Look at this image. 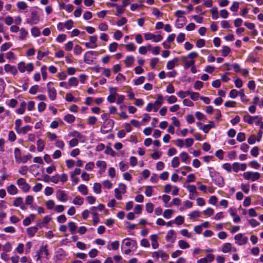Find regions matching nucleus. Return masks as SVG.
Listing matches in <instances>:
<instances>
[{
  "instance_id": "f257e3e1",
  "label": "nucleus",
  "mask_w": 263,
  "mask_h": 263,
  "mask_svg": "<svg viewBox=\"0 0 263 263\" xmlns=\"http://www.w3.org/2000/svg\"><path fill=\"white\" fill-rule=\"evenodd\" d=\"M186 12L182 10H178L175 12V15L178 18L176 21L175 26L177 28H181L186 24L187 21L185 17L183 16Z\"/></svg>"
},
{
  "instance_id": "f03ea898",
  "label": "nucleus",
  "mask_w": 263,
  "mask_h": 263,
  "mask_svg": "<svg viewBox=\"0 0 263 263\" xmlns=\"http://www.w3.org/2000/svg\"><path fill=\"white\" fill-rule=\"evenodd\" d=\"M210 176L216 185L219 187H222L224 186V179L219 173L216 171H210Z\"/></svg>"
},
{
  "instance_id": "7ed1b4c3",
  "label": "nucleus",
  "mask_w": 263,
  "mask_h": 263,
  "mask_svg": "<svg viewBox=\"0 0 263 263\" xmlns=\"http://www.w3.org/2000/svg\"><path fill=\"white\" fill-rule=\"evenodd\" d=\"M242 176L245 180L254 182L260 178L261 174L257 172L247 171L243 173Z\"/></svg>"
},
{
  "instance_id": "20e7f679",
  "label": "nucleus",
  "mask_w": 263,
  "mask_h": 263,
  "mask_svg": "<svg viewBox=\"0 0 263 263\" xmlns=\"http://www.w3.org/2000/svg\"><path fill=\"white\" fill-rule=\"evenodd\" d=\"M16 184L19 189L25 193H28L31 189L30 185L23 178H19L16 180Z\"/></svg>"
},
{
  "instance_id": "39448f33",
  "label": "nucleus",
  "mask_w": 263,
  "mask_h": 263,
  "mask_svg": "<svg viewBox=\"0 0 263 263\" xmlns=\"http://www.w3.org/2000/svg\"><path fill=\"white\" fill-rule=\"evenodd\" d=\"M126 193V186L125 184L120 183L118 187L115 189V196L119 200L122 199V195Z\"/></svg>"
},
{
  "instance_id": "423d86ee",
  "label": "nucleus",
  "mask_w": 263,
  "mask_h": 263,
  "mask_svg": "<svg viewBox=\"0 0 263 263\" xmlns=\"http://www.w3.org/2000/svg\"><path fill=\"white\" fill-rule=\"evenodd\" d=\"M152 256L156 261H158L159 257L161 258L162 261H165L168 258V255L162 250H159L153 252Z\"/></svg>"
},
{
  "instance_id": "0eeeda50",
  "label": "nucleus",
  "mask_w": 263,
  "mask_h": 263,
  "mask_svg": "<svg viewBox=\"0 0 263 263\" xmlns=\"http://www.w3.org/2000/svg\"><path fill=\"white\" fill-rule=\"evenodd\" d=\"M18 69L21 73H24L26 71L28 72L32 71L34 69V66L32 63H29L26 65L24 62H21L17 65Z\"/></svg>"
},
{
  "instance_id": "6e6552de",
  "label": "nucleus",
  "mask_w": 263,
  "mask_h": 263,
  "mask_svg": "<svg viewBox=\"0 0 263 263\" xmlns=\"http://www.w3.org/2000/svg\"><path fill=\"white\" fill-rule=\"evenodd\" d=\"M235 243L238 246H243L248 242V238L242 233H238L234 236Z\"/></svg>"
},
{
  "instance_id": "1a4fd4ad",
  "label": "nucleus",
  "mask_w": 263,
  "mask_h": 263,
  "mask_svg": "<svg viewBox=\"0 0 263 263\" xmlns=\"http://www.w3.org/2000/svg\"><path fill=\"white\" fill-rule=\"evenodd\" d=\"M144 36L146 41L152 40L155 43H158L161 41L163 39V36L160 34L155 35L152 33H145L144 34Z\"/></svg>"
},
{
  "instance_id": "9d476101",
  "label": "nucleus",
  "mask_w": 263,
  "mask_h": 263,
  "mask_svg": "<svg viewBox=\"0 0 263 263\" xmlns=\"http://www.w3.org/2000/svg\"><path fill=\"white\" fill-rule=\"evenodd\" d=\"M99 53L95 51H88L84 55V61L87 64H91L93 62V56L98 55Z\"/></svg>"
},
{
  "instance_id": "9b49d317",
  "label": "nucleus",
  "mask_w": 263,
  "mask_h": 263,
  "mask_svg": "<svg viewBox=\"0 0 263 263\" xmlns=\"http://www.w3.org/2000/svg\"><path fill=\"white\" fill-rule=\"evenodd\" d=\"M178 96L180 98H184L190 96L191 99H198L199 97V94L197 92H191L190 91H180L178 93Z\"/></svg>"
},
{
  "instance_id": "f8f14e48",
  "label": "nucleus",
  "mask_w": 263,
  "mask_h": 263,
  "mask_svg": "<svg viewBox=\"0 0 263 263\" xmlns=\"http://www.w3.org/2000/svg\"><path fill=\"white\" fill-rule=\"evenodd\" d=\"M56 197L62 202H66L69 198V195L63 190H58L56 193Z\"/></svg>"
},
{
  "instance_id": "ddd939ff",
  "label": "nucleus",
  "mask_w": 263,
  "mask_h": 263,
  "mask_svg": "<svg viewBox=\"0 0 263 263\" xmlns=\"http://www.w3.org/2000/svg\"><path fill=\"white\" fill-rule=\"evenodd\" d=\"M221 251L223 253H231L232 252H236L237 249L234 247H232L231 243L227 242L222 246Z\"/></svg>"
},
{
  "instance_id": "4468645a",
  "label": "nucleus",
  "mask_w": 263,
  "mask_h": 263,
  "mask_svg": "<svg viewBox=\"0 0 263 263\" xmlns=\"http://www.w3.org/2000/svg\"><path fill=\"white\" fill-rule=\"evenodd\" d=\"M165 239L168 242L174 243L176 239V233L174 230H169L165 236Z\"/></svg>"
},
{
  "instance_id": "2eb2a0df",
  "label": "nucleus",
  "mask_w": 263,
  "mask_h": 263,
  "mask_svg": "<svg viewBox=\"0 0 263 263\" xmlns=\"http://www.w3.org/2000/svg\"><path fill=\"white\" fill-rule=\"evenodd\" d=\"M66 256L65 251L62 249H59L55 252L54 257L57 260L62 261L65 258Z\"/></svg>"
},
{
  "instance_id": "dca6fc26",
  "label": "nucleus",
  "mask_w": 263,
  "mask_h": 263,
  "mask_svg": "<svg viewBox=\"0 0 263 263\" xmlns=\"http://www.w3.org/2000/svg\"><path fill=\"white\" fill-rule=\"evenodd\" d=\"M6 189L8 193L11 196L15 195L18 193L17 187L13 184L8 185Z\"/></svg>"
},
{
  "instance_id": "f3484780",
  "label": "nucleus",
  "mask_w": 263,
  "mask_h": 263,
  "mask_svg": "<svg viewBox=\"0 0 263 263\" xmlns=\"http://www.w3.org/2000/svg\"><path fill=\"white\" fill-rule=\"evenodd\" d=\"M69 136H71L73 137V139H76L80 141H81L82 142H84V136L82 135L80 132L74 130L70 133H69Z\"/></svg>"
},
{
  "instance_id": "a211bd4d",
  "label": "nucleus",
  "mask_w": 263,
  "mask_h": 263,
  "mask_svg": "<svg viewBox=\"0 0 263 263\" xmlns=\"http://www.w3.org/2000/svg\"><path fill=\"white\" fill-rule=\"evenodd\" d=\"M31 17L30 20L27 21V23L30 25H35L39 21V16L36 12H32L31 14Z\"/></svg>"
},
{
  "instance_id": "6ab92c4d",
  "label": "nucleus",
  "mask_w": 263,
  "mask_h": 263,
  "mask_svg": "<svg viewBox=\"0 0 263 263\" xmlns=\"http://www.w3.org/2000/svg\"><path fill=\"white\" fill-rule=\"evenodd\" d=\"M159 236L157 234H152L150 236V239L152 242V246L154 249H156L159 247V243L158 240Z\"/></svg>"
},
{
  "instance_id": "aec40b11",
  "label": "nucleus",
  "mask_w": 263,
  "mask_h": 263,
  "mask_svg": "<svg viewBox=\"0 0 263 263\" xmlns=\"http://www.w3.org/2000/svg\"><path fill=\"white\" fill-rule=\"evenodd\" d=\"M52 85V82H48L47 84L48 87V92L49 93V96L50 99H54L56 97V90L55 88L51 86Z\"/></svg>"
},
{
  "instance_id": "412c9836",
  "label": "nucleus",
  "mask_w": 263,
  "mask_h": 263,
  "mask_svg": "<svg viewBox=\"0 0 263 263\" xmlns=\"http://www.w3.org/2000/svg\"><path fill=\"white\" fill-rule=\"evenodd\" d=\"M28 35V32L25 28H21L19 30L18 39L20 41H25Z\"/></svg>"
},
{
  "instance_id": "4be33fe9",
  "label": "nucleus",
  "mask_w": 263,
  "mask_h": 263,
  "mask_svg": "<svg viewBox=\"0 0 263 263\" xmlns=\"http://www.w3.org/2000/svg\"><path fill=\"white\" fill-rule=\"evenodd\" d=\"M179 157L181 161L185 164H189L190 162L191 158L189 155L185 152H182L180 153Z\"/></svg>"
},
{
  "instance_id": "5701e85b",
  "label": "nucleus",
  "mask_w": 263,
  "mask_h": 263,
  "mask_svg": "<svg viewBox=\"0 0 263 263\" xmlns=\"http://www.w3.org/2000/svg\"><path fill=\"white\" fill-rule=\"evenodd\" d=\"M216 127L215 124L213 121H210L208 124L204 125L202 127L200 128L203 132L207 133L210 129Z\"/></svg>"
},
{
  "instance_id": "b1692460",
  "label": "nucleus",
  "mask_w": 263,
  "mask_h": 263,
  "mask_svg": "<svg viewBox=\"0 0 263 263\" xmlns=\"http://www.w3.org/2000/svg\"><path fill=\"white\" fill-rule=\"evenodd\" d=\"M178 62V59L175 58L173 60L168 61L166 64V68L168 70L173 69L176 65Z\"/></svg>"
},
{
  "instance_id": "393cba45",
  "label": "nucleus",
  "mask_w": 263,
  "mask_h": 263,
  "mask_svg": "<svg viewBox=\"0 0 263 263\" xmlns=\"http://www.w3.org/2000/svg\"><path fill=\"white\" fill-rule=\"evenodd\" d=\"M4 69L6 72H10L13 75H16L17 73V70L14 66H12L9 64H6L4 66Z\"/></svg>"
},
{
  "instance_id": "a878e982",
  "label": "nucleus",
  "mask_w": 263,
  "mask_h": 263,
  "mask_svg": "<svg viewBox=\"0 0 263 263\" xmlns=\"http://www.w3.org/2000/svg\"><path fill=\"white\" fill-rule=\"evenodd\" d=\"M31 129L32 126L29 125H26L23 127H22L17 132V133L18 135H25L26 134L29 132L31 131Z\"/></svg>"
},
{
  "instance_id": "bb28decb",
  "label": "nucleus",
  "mask_w": 263,
  "mask_h": 263,
  "mask_svg": "<svg viewBox=\"0 0 263 263\" xmlns=\"http://www.w3.org/2000/svg\"><path fill=\"white\" fill-rule=\"evenodd\" d=\"M135 62V58L132 55H128L124 60V63L126 67H131Z\"/></svg>"
},
{
  "instance_id": "cd10ccee",
  "label": "nucleus",
  "mask_w": 263,
  "mask_h": 263,
  "mask_svg": "<svg viewBox=\"0 0 263 263\" xmlns=\"http://www.w3.org/2000/svg\"><path fill=\"white\" fill-rule=\"evenodd\" d=\"M96 165L97 167L100 168V171L101 172H104L106 168V163L104 161L99 160L96 162Z\"/></svg>"
},
{
  "instance_id": "c85d7f7f",
  "label": "nucleus",
  "mask_w": 263,
  "mask_h": 263,
  "mask_svg": "<svg viewBox=\"0 0 263 263\" xmlns=\"http://www.w3.org/2000/svg\"><path fill=\"white\" fill-rule=\"evenodd\" d=\"M68 85H69V88L71 87H76L78 85L79 80L76 77H71L68 79Z\"/></svg>"
},
{
  "instance_id": "c756f323",
  "label": "nucleus",
  "mask_w": 263,
  "mask_h": 263,
  "mask_svg": "<svg viewBox=\"0 0 263 263\" xmlns=\"http://www.w3.org/2000/svg\"><path fill=\"white\" fill-rule=\"evenodd\" d=\"M134 243V242L129 238L124 239L122 242V249H124L126 248H130Z\"/></svg>"
},
{
  "instance_id": "7c9ffc66",
  "label": "nucleus",
  "mask_w": 263,
  "mask_h": 263,
  "mask_svg": "<svg viewBox=\"0 0 263 263\" xmlns=\"http://www.w3.org/2000/svg\"><path fill=\"white\" fill-rule=\"evenodd\" d=\"M119 247V241H115L108 243L107 246V248L109 250H117L118 249Z\"/></svg>"
},
{
  "instance_id": "2f4dec72",
  "label": "nucleus",
  "mask_w": 263,
  "mask_h": 263,
  "mask_svg": "<svg viewBox=\"0 0 263 263\" xmlns=\"http://www.w3.org/2000/svg\"><path fill=\"white\" fill-rule=\"evenodd\" d=\"M38 228L37 227H31L27 229V234L30 237H32L34 236L35 233L37 232Z\"/></svg>"
},
{
  "instance_id": "473e14b6",
  "label": "nucleus",
  "mask_w": 263,
  "mask_h": 263,
  "mask_svg": "<svg viewBox=\"0 0 263 263\" xmlns=\"http://www.w3.org/2000/svg\"><path fill=\"white\" fill-rule=\"evenodd\" d=\"M36 145H37V151L39 152H42L45 148V143L43 140H42L41 139H39L37 140Z\"/></svg>"
},
{
  "instance_id": "72a5a7b5",
  "label": "nucleus",
  "mask_w": 263,
  "mask_h": 263,
  "mask_svg": "<svg viewBox=\"0 0 263 263\" xmlns=\"http://www.w3.org/2000/svg\"><path fill=\"white\" fill-rule=\"evenodd\" d=\"M35 215L33 214H30L28 217H26L24 219L23 223L25 226H29L32 221H33L35 219Z\"/></svg>"
},
{
  "instance_id": "f704fd0d",
  "label": "nucleus",
  "mask_w": 263,
  "mask_h": 263,
  "mask_svg": "<svg viewBox=\"0 0 263 263\" xmlns=\"http://www.w3.org/2000/svg\"><path fill=\"white\" fill-rule=\"evenodd\" d=\"M72 202L76 205H82L84 203V198L80 196H77L73 198Z\"/></svg>"
},
{
  "instance_id": "c9c22d12",
  "label": "nucleus",
  "mask_w": 263,
  "mask_h": 263,
  "mask_svg": "<svg viewBox=\"0 0 263 263\" xmlns=\"http://www.w3.org/2000/svg\"><path fill=\"white\" fill-rule=\"evenodd\" d=\"M2 248L4 252H9L12 249V243L10 242H7L3 247H2Z\"/></svg>"
},
{
  "instance_id": "e433bc0d",
  "label": "nucleus",
  "mask_w": 263,
  "mask_h": 263,
  "mask_svg": "<svg viewBox=\"0 0 263 263\" xmlns=\"http://www.w3.org/2000/svg\"><path fill=\"white\" fill-rule=\"evenodd\" d=\"M78 191L83 195L88 194V189L86 185L81 184L78 187Z\"/></svg>"
},
{
  "instance_id": "4c0bfd02",
  "label": "nucleus",
  "mask_w": 263,
  "mask_h": 263,
  "mask_svg": "<svg viewBox=\"0 0 263 263\" xmlns=\"http://www.w3.org/2000/svg\"><path fill=\"white\" fill-rule=\"evenodd\" d=\"M178 246L181 249H185L190 247V244L184 240H180L178 241Z\"/></svg>"
},
{
  "instance_id": "58836bf2",
  "label": "nucleus",
  "mask_w": 263,
  "mask_h": 263,
  "mask_svg": "<svg viewBox=\"0 0 263 263\" xmlns=\"http://www.w3.org/2000/svg\"><path fill=\"white\" fill-rule=\"evenodd\" d=\"M24 251V245L23 243H18L16 248L14 250V252L19 254H22Z\"/></svg>"
},
{
  "instance_id": "ea45409f",
  "label": "nucleus",
  "mask_w": 263,
  "mask_h": 263,
  "mask_svg": "<svg viewBox=\"0 0 263 263\" xmlns=\"http://www.w3.org/2000/svg\"><path fill=\"white\" fill-rule=\"evenodd\" d=\"M174 211L172 209H166L164 211L163 216L165 219H170L172 217Z\"/></svg>"
},
{
  "instance_id": "a19ab883",
  "label": "nucleus",
  "mask_w": 263,
  "mask_h": 263,
  "mask_svg": "<svg viewBox=\"0 0 263 263\" xmlns=\"http://www.w3.org/2000/svg\"><path fill=\"white\" fill-rule=\"evenodd\" d=\"M161 198V196L159 197V198ZM162 199L163 201V202L165 203V207H171L172 206V204H170L169 205H167V204L169 202V201L171 199V197L169 195H163L161 196Z\"/></svg>"
},
{
  "instance_id": "79ce46f5",
  "label": "nucleus",
  "mask_w": 263,
  "mask_h": 263,
  "mask_svg": "<svg viewBox=\"0 0 263 263\" xmlns=\"http://www.w3.org/2000/svg\"><path fill=\"white\" fill-rule=\"evenodd\" d=\"M64 119L68 123H72L75 121V117L71 114H67L64 116Z\"/></svg>"
},
{
  "instance_id": "37998d69",
  "label": "nucleus",
  "mask_w": 263,
  "mask_h": 263,
  "mask_svg": "<svg viewBox=\"0 0 263 263\" xmlns=\"http://www.w3.org/2000/svg\"><path fill=\"white\" fill-rule=\"evenodd\" d=\"M14 153L15 161L17 163H18L19 162V161L21 160L22 157L21 151L18 148L16 147L14 149Z\"/></svg>"
},
{
  "instance_id": "c03bdc74",
  "label": "nucleus",
  "mask_w": 263,
  "mask_h": 263,
  "mask_svg": "<svg viewBox=\"0 0 263 263\" xmlns=\"http://www.w3.org/2000/svg\"><path fill=\"white\" fill-rule=\"evenodd\" d=\"M125 47L128 51H135L137 48L135 44L132 42L125 45Z\"/></svg>"
},
{
  "instance_id": "a18cd8bd",
  "label": "nucleus",
  "mask_w": 263,
  "mask_h": 263,
  "mask_svg": "<svg viewBox=\"0 0 263 263\" xmlns=\"http://www.w3.org/2000/svg\"><path fill=\"white\" fill-rule=\"evenodd\" d=\"M31 35L33 37H38L41 35L40 29L36 27H33L31 29Z\"/></svg>"
},
{
  "instance_id": "49530a36",
  "label": "nucleus",
  "mask_w": 263,
  "mask_h": 263,
  "mask_svg": "<svg viewBox=\"0 0 263 263\" xmlns=\"http://www.w3.org/2000/svg\"><path fill=\"white\" fill-rule=\"evenodd\" d=\"M180 165V160L178 157H174L171 161V166L173 168H176Z\"/></svg>"
},
{
  "instance_id": "de8ad7c7",
  "label": "nucleus",
  "mask_w": 263,
  "mask_h": 263,
  "mask_svg": "<svg viewBox=\"0 0 263 263\" xmlns=\"http://www.w3.org/2000/svg\"><path fill=\"white\" fill-rule=\"evenodd\" d=\"M16 6L20 10H24L28 7L27 3L24 1L17 2L16 3Z\"/></svg>"
},
{
  "instance_id": "09e8293b",
  "label": "nucleus",
  "mask_w": 263,
  "mask_h": 263,
  "mask_svg": "<svg viewBox=\"0 0 263 263\" xmlns=\"http://www.w3.org/2000/svg\"><path fill=\"white\" fill-rule=\"evenodd\" d=\"M23 203V199L21 197L16 198L13 201V205L15 207H19Z\"/></svg>"
},
{
  "instance_id": "8fccbe9b",
  "label": "nucleus",
  "mask_w": 263,
  "mask_h": 263,
  "mask_svg": "<svg viewBox=\"0 0 263 263\" xmlns=\"http://www.w3.org/2000/svg\"><path fill=\"white\" fill-rule=\"evenodd\" d=\"M93 192L97 194L101 193V185L99 183H95L93 186Z\"/></svg>"
},
{
  "instance_id": "3c124183",
  "label": "nucleus",
  "mask_w": 263,
  "mask_h": 263,
  "mask_svg": "<svg viewBox=\"0 0 263 263\" xmlns=\"http://www.w3.org/2000/svg\"><path fill=\"white\" fill-rule=\"evenodd\" d=\"M186 187L190 194H198L197 188L195 185H188Z\"/></svg>"
},
{
  "instance_id": "603ef678",
  "label": "nucleus",
  "mask_w": 263,
  "mask_h": 263,
  "mask_svg": "<svg viewBox=\"0 0 263 263\" xmlns=\"http://www.w3.org/2000/svg\"><path fill=\"white\" fill-rule=\"evenodd\" d=\"M231 49L229 47L227 46H223L222 47V55L226 57L229 55V54L231 52Z\"/></svg>"
},
{
  "instance_id": "864d4df0",
  "label": "nucleus",
  "mask_w": 263,
  "mask_h": 263,
  "mask_svg": "<svg viewBox=\"0 0 263 263\" xmlns=\"http://www.w3.org/2000/svg\"><path fill=\"white\" fill-rule=\"evenodd\" d=\"M194 142V140L192 138H186L184 140V146L188 148L192 146Z\"/></svg>"
},
{
  "instance_id": "5fc2aeb1",
  "label": "nucleus",
  "mask_w": 263,
  "mask_h": 263,
  "mask_svg": "<svg viewBox=\"0 0 263 263\" xmlns=\"http://www.w3.org/2000/svg\"><path fill=\"white\" fill-rule=\"evenodd\" d=\"M189 216L191 219H194L196 218L199 217L200 216V213L199 211L195 210L189 214Z\"/></svg>"
},
{
  "instance_id": "6e6d98bb",
  "label": "nucleus",
  "mask_w": 263,
  "mask_h": 263,
  "mask_svg": "<svg viewBox=\"0 0 263 263\" xmlns=\"http://www.w3.org/2000/svg\"><path fill=\"white\" fill-rule=\"evenodd\" d=\"M47 67L46 65H43L41 68V71L42 76V78L44 80H46L47 78Z\"/></svg>"
},
{
  "instance_id": "4d7b16f0",
  "label": "nucleus",
  "mask_w": 263,
  "mask_h": 263,
  "mask_svg": "<svg viewBox=\"0 0 263 263\" xmlns=\"http://www.w3.org/2000/svg\"><path fill=\"white\" fill-rule=\"evenodd\" d=\"M118 47V44L117 43H116V42L111 43L109 44V45L108 46L109 51L110 52H115L117 50Z\"/></svg>"
},
{
  "instance_id": "13d9d810",
  "label": "nucleus",
  "mask_w": 263,
  "mask_h": 263,
  "mask_svg": "<svg viewBox=\"0 0 263 263\" xmlns=\"http://www.w3.org/2000/svg\"><path fill=\"white\" fill-rule=\"evenodd\" d=\"M161 156L162 152L158 150H155L154 153L151 154V157L155 160L159 159Z\"/></svg>"
},
{
  "instance_id": "bf43d9fd",
  "label": "nucleus",
  "mask_w": 263,
  "mask_h": 263,
  "mask_svg": "<svg viewBox=\"0 0 263 263\" xmlns=\"http://www.w3.org/2000/svg\"><path fill=\"white\" fill-rule=\"evenodd\" d=\"M162 104V102L160 100H157L154 103H153V111L154 112L157 111Z\"/></svg>"
},
{
  "instance_id": "052dcab7",
  "label": "nucleus",
  "mask_w": 263,
  "mask_h": 263,
  "mask_svg": "<svg viewBox=\"0 0 263 263\" xmlns=\"http://www.w3.org/2000/svg\"><path fill=\"white\" fill-rule=\"evenodd\" d=\"M214 211L211 208H208L203 211V213L204 216L210 217L214 214Z\"/></svg>"
},
{
  "instance_id": "680f3d73",
  "label": "nucleus",
  "mask_w": 263,
  "mask_h": 263,
  "mask_svg": "<svg viewBox=\"0 0 263 263\" xmlns=\"http://www.w3.org/2000/svg\"><path fill=\"white\" fill-rule=\"evenodd\" d=\"M110 95L108 97L107 99H116L117 98V89L116 88H111L110 89Z\"/></svg>"
},
{
  "instance_id": "e2e57ef3",
  "label": "nucleus",
  "mask_w": 263,
  "mask_h": 263,
  "mask_svg": "<svg viewBox=\"0 0 263 263\" xmlns=\"http://www.w3.org/2000/svg\"><path fill=\"white\" fill-rule=\"evenodd\" d=\"M241 190L246 194H248L250 191V186L248 184L241 183L240 185Z\"/></svg>"
},
{
  "instance_id": "0e129e2a",
  "label": "nucleus",
  "mask_w": 263,
  "mask_h": 263,
  "mask_svg": "<svg viewBox=\"0 0 263 263\" xmlns=\"http://www.w3.org/2000/svg\"><path fill=\"white\" fill-rule=\"evenodd\" d=\"M16 136L14 132L12 130H10L8 133V140L11 142L15 141Z\"/></svg>"
},
{
  "instance_id": "69168bd1",
  "label": "nucleus",
  "mask_w": 263,
  "mask_h": 263,
  "mask_svg": "<svg viewBox=\"0 0 263 263\" xmlns=\"http://www.w3.org/2000/svg\"><path fill=\"white\" fill-rule=\"evenodd\" d=\"M31 158L32 155L30 154H28L27 155H24L23 157H22L18 163L22 162L25 163L27 162L29 160H30Z\"/></svg>"
},
{
  "instance_id": "338daca9",
  "label": "nucleus",
  "mask_w": 263,
  "mask_h": 263,
  "mask_svg": "<svg viewBox=\"0 0 263 263\" xmlns=\"http://www.w3.org/2000/svg\"><path fill=\"white\" fill-rule=\"evenodd\" d=\"M184 217L180 215V216H177L175 218L174 222L177 225H181L184 222Z\"/></svg>"
},
{
  "instance_id": "774afa93",
  "label": "nucleus",
  "mask_w": 263,
  "mask_h": 263,
  "mask_svg": "<svg viewBox=\"0 0 263 263\" xmlns=\"http://www.w3.org/2000/svg\"><path fill=\"white\" fill-rule=\"evenodd\" d=\"M113 36L116 40L118 41L123 36V33L120 30H117L114 32Z\"/></svg>"
}]
</instances>
